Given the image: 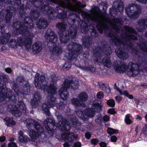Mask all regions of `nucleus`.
Returning a JSON list of instances; mask_svg holds the SVG:
<instances>
[{
  "mask_svg": "<svg viewBox=\"0 0 147 147\" xmlns=\"http://www.w3.org/2000/svg\"><path fill=\"white\" fill-rule=\"evenodd\" d=\"M15 9V8L13 6L9 5L4 10V14H5V20L6 23H8L10 22Z\"/></svg>",
  "mask_w": 147,
  "mask_h": 147,
  "instance_id": "17",
  "label": "nucleus"
},
{
  "mask_svg": "<svg viewBox=\"0 0 147 147\" xmlns=\"http://www.w3.org/2000/svg\"><path fill=\"white\" fill-rule=\"evenodd\" d=\"M107 104L109 106L113 107L115 105V102L113 99H111L107 101Z\"/></svg>",
  "mask_w": 147,
  "mask_h": 147,
  "instance_id": "51",
  "label": "nucleus"
},
{
  "mask_svg": "<svg viewBox=\"0 0 147 147\" xmlns=\"http://www.w3.org/2000/svg\"><path fill=\"white\" fill-rule=\"evenodd\" d=\"M46 40L51 42V43H54L56 42L57 40V36L55 34L54 35L49 37V38L46 39Z\"/></svg>",
  "mask_w": 147,
  "mask_h": 147,
  "instance_id": "43",
  "label": "nucleus"
},
{
  "mask_svg": "<svg viewBox=\"0 0 147 147\" xmlns=\"http://www.w3.org/2000/svg\"><path fill=\"white\" fill-rule=\"evenodd\" d=\"M147 124H145L144 126L143 127L140 133V134H145V132L147 130Z\"/></svg>",
  "mask_w": 147,
  "mask_h": 147,
  "instance_id": "63",
  "label": "nucleus"
},
{
  "mask_svg": "<svg viewBox=\"0 0 147 147\" xmlns=\"http://www.w3.org/2000/svg\"><path fill=\"white\" fill-rule=\"evenodd\" d=\"M51 82L53 83L56 82L58 80L56 76L54 74L51 76Z\"/></svg>",
  "mask_w": 147,
  "mask_h": 147,
  "instance_id": "56",
  "label": "nucleus"
},
{
  "mask_svg": "<svg viewBox=\"0 0 147 147\" xmlns=\"http://www.w3.org/2000/svg\"><path fill=\"white\" fill-rule=\"evenodd\" d=\"M79 28L83 33H87L88 30L92 31L95 29V27L92 25H90L88 27L87 24L84 22H82Z\"/></svg>",
  "mask_w": 147,
  "mask_h": 147,
  "instance_id": "21",
  "label": "nucleus"
},
{
  "mask_svg": "<svg viewBox=\"0 0 147 147\" xmlns=\"http://www.w3.org/2000/svg\"><path fill=\"white\" fill-rule=\"evenodd\" d=\"M91 35L94 37H98V35L97 34L96 31L95 29L92 30L90 31Z\"/></svg>",
  "mask_w": 147,
  "mask_h": 147,
  "instance_id": "60",
  "label": "nucleus"
},
{
  "mask_svg": "<svg viewBox=\"0 0 147 147\" xmlns=\"http://www.w3.org/2000/svg\"><path fill=\"white\" fill-rule=\"evenodd\" d=\"M3 120L5 122V124L8 127L15 125L16 124V122L13 120L12 118L7 117Z\"/></svg>",
  "mask_w": 147,
  "mask_h": 147,
  "instance_id": "31",
  "label": "nucleus"
},
{
  "mask_svg": "<svg viewBox=\"0 0 147 147\" xmlns=\"http://www.w3.org/2000/svg\"><path fill=\"white\" fill-rule=\"evenodd\" d=\"M26 83L24 84L22 88V90L21 91H19L18 92L15 91L16 94L17 96L19 95L20 94H21L24 96L29 94L30 91V84L28 81H26Z\"/></svg>",
  "mask_w": 147,
  "mask_h": 147,
  "instance_id": "23",
  "label": "nucleus"
},
{
  "mask_svg": "<svg viewBox=\"0 0 147 147\" xmlns=\"http://www.w3.org/2000/svg\"><path fill=\"white\" fill-rule=\"evenodd\" d=\"M37 27L40 29H44L48 25L47 20L44 18H42L39 19L36 23Z\"/></svg>",
  "mask_w": 147,
  "mask_h": 147,
  "instance_id": "25",
  "label": "nucleus"
},
{
  "mask_svg": "<svg viewBox=\"0 0 147 147\" xmlns=\"http://www.w3.org/2000/svg\"><path fill=\"white\" fill-rule=\"evenodd\" d=\"M26 16L21 17V21L18 23L16 20H12L10 25L13 28V29L16 31V33L22 34L23 37H20L17 39L18 44L20 46H24L28 51L30 49L31 45L32 42V38L34 37L33 34L31 33L29 29L31 30L33 28V24H29L32 20L26 14Z\"/></svg>",
  "mask_w": 147,
  "mask_h": 147,
  "instance_id": "1",
  "label": "nucleus"
},
{
  "mask_svg": "<svg viewBox=\"0 0 147 147\" xmlns=\"http://www.w3.org/2000/svg\"><path fill=\"white\" fill-rule=\"evenodd\" d=\"M143 46L145 48V52L147 53V44L145 42H142L141 44H139V47H142Z\"/></svg>",
  "mask_w": 147,
  "mask_h": 147,
  "instance_id": "59",
  "label": "nucleus"
},
{
  "mask_svg": "<svg viewBox=\"0 0 147 147\" xmlns=\"http://www.w3.org/2000/svg\"><path fill=\"white\" fill-rule=\"evenodd\" d=\"M7 110L16 117H19L21 115V111L15 105H9L7 106Z\"/></svg>",
  "mask_w": 147,
  "mask_h": 147,
  "instance_id": "19",
  "label": "nucleus"
},
{
  "mask_svg": "<svg viewBox=\"0 0 147 147\" xmlns=\"http://www.w3.org/2000/svg\"><path fill=\"white\" fill-rule=\"evenodd\" d=\"M107 131L108 134H117L118 132L117 130L113 129L110 127H109L107 129Z\"/></svg>",
  "mask_w": 147,
  "mask_h": 147,
  "instance_id": "48",
  "label": "nucleus"
},
{
  "mask_svg": "<svg viewBox=\"0 0 147 147\" xmlns=\"http://www.w3.org/2000/svg\"><path fill=\"white\" fill-rule=\"evenodd\" d=\"M137 35H134L129 34V48L130 47V44H131L130 41L131 40H138V38L137 37Z\"/></svg>",
  "mask_w": 147,
  "mask_h": 147,
  "instance_id": "50",
  "label": "nucleus"
},
{
  "mask_svg": "<svg viewBox=\"0 0 147 147\" xmlns=\"http://www.w3.org/2000/svg\"><path fill=\"white\" fill-rule=\"evenodd\" d=\"M56 87L54 84H50L47 89L48 93L51 94V96L47 98V104L51 107L55 106L56 103V98L53 96L56 93Z\"/></svg>",
  "mask_w": 147,
  "mask_h": 147,
  "instance_id": "10",
  "label": "nucleus"
},
{
  "mask_svg": "<svg viewBox=\"0 0 147 147\" xmlns=\"http://www.w3.org/2000/svg\"><path fill=\"white\" fill-rule=\"evenodd\" d=\"M9 45L12 48L16 47L17 45V43L15 39H12L10 40L8 43Z\"/></svg>",
  "mask_w": 147,
  "mask_h": 147,
  "instance_id": "46",
  "label": "nucleus"
},
{
  "mask_svg": "<svg viewBox=\"0 0 147 147\" xmlns=\"http://www.w3.org/2000/svg\"><path fill=\"white\" fill-rule=\"evenodd\" d=\"M125 31L123 32L121 39L119 38L118 37H115L113 34L109 32L107 34L108 36L112 37L110 40L111 44L113 45H121L123 48L121 49L117 48L115 50L117 56L120 59L125 60L128 57V45L126 43L127 41L129 40V26H125L124 29Z\"/></svg>",
  "mask_w": 147,
  "mask_h": 147,
  "instance_id": "4",
  "label": "nucleus"
},
{
  "mask_svg": "<svg viewBox=\"0 0 147 147\" xmlns=\"http://www.w3.org/2000/svg\"><path fill=\"white\" fill-rule=\"evenodd\" d=\"M77 114L78 115L81 114V115L79 116V117H82V115L83 114H84L85 116L89 117H93L95 115L93 108H88L85 110L84 112V113L81 111H78Z\"/></svg>",
  "mask_w": 147,
  "mask_h": 147,
  "instance_id": "24",
  "label": "nucleus"
},
{
  "mask_svg": "<svg viewBox=\"0 0 147 147\" xmlns=\"http://www.w3.org/2000/svg\"><path fill=\"white\" fill-rule=\"evenodd\" d=\"M140 5L134 3L129 4V18L131 20L138 19L141 13Z\"/></svg>",
  "mask_w": 147,
  "mask_h": 147,
  "instance_id": "8",
  "label": "nucleus"
},
{
  "mask_svg": "<svg viewBox=\"0 0 147 147\" xmlns=\"http://www.w3.org/2000/svg\"><path fill=\"white\" fill-rule=\"evenodd\" d=\"M29 130L30 136L33 139H36L39 136L38 133L36 132L35 130L33 129H30Z\"/></svg>",
  "mask_w": 147,
  "mask_h": 147,
  "instance_id": "41",
  "label": "nucleus"
},
{
  "mask_svg": "<svg viewBox=\"0 0 147 147\" xmlns=\"http://www.w3.org/2000/svg\"><path fill=\"white\" fill-rule=\"evenodd\" d=\"M41 98L40 94L38 92H36L34 94V98L31 101V105L33 108H35L38 105V103Z\"/></svg>",
  "mask_w": 147,
  "mask_h": 147,
  "instance_id": "26",
  "label": "nucleus"
},
{
  "mask_svg": "<svg viewBox=\"0 0 147 147\" xmlns=\"http://www.w3.org/2000/svg\"><path fill=\"white\" fill-rule=\"evenodd\" d=\"M63 87L60 88L59 93L60 98L63 100H65L68 97L69 94L67 90V88Z\"/></svg>",
  "mask_w": 147,
  "mask_h": 147,
  "instance_id": "28",
  "label": "nucleus"
},
{
  "mask_svg": "<svg viewBox=\"0 0 147 147\" xmlns=\"http://www.w3.org/2000/svg\"><path fill=\"white\" fill-rule=\"evenodd\" d=\"M57 108L59 110L63 109L65 107V105L63 102H61L60 103H56L55 105Z\"/></svg>",
  "mask_w": 147,
  "mask_h": 147,
  "instance_id": "49",
  "label": "nucleus"
},
{
  "mask_svg": "<svg viewBox=\"0 0 147 147\" xmlns=\"http://www.w3.org/2000/svg\"><path fill=\"white\" fill-rule=\"evenodd\" d=\"M1 3V5H4L5 4H11L12 5L18 6V9L20 17H24L26 16V12L24 11L25 9L24 8V4L20 3V0H0Z\"/></svg>",
  "mask_w": 147,
  "mask_h": 147,
  "instance_id": "9",
  "label": "nucleus"
},
{
  "mask_svg": "<svg viewBox=\"0 0 147 147\" xmlns=\"http://www.w3.org/2000/svg\"><path fill=\"white\" fill-rule=\"evenodd\" d=\"M113 67L115 71L117 73H123L126 72L129 68L128 65L124 61H115Z\"/></svg>",
  "mask_w": 147,
  "mask_h": 147,
  "instance_id": "12",
  "label": "nucleus"
},
{
  "mask_svg": "<svg viewBox=\"0 0 147 147\" xmlns=\"http://www.w3.org/2000/svg\"><path fill=\"white\" fill-rule=\"evenodd\" d=\"M43 124L47 130L49 131L53 129L55 123L52 118L49 117L44 121Z\"/></svg>",
  "mask_w": 147,
  "mask_h": 147,
  "instance_id": "18",
  "label": "nucleus"
},
{
  "mask_svg": "<svg viewBox=\"0 0 147 147\" xmlns=\"http://www.w3.org/2000/svg\"><path fill=\"white\" fill-rule=\"evenodd\" d=\"M39 74L37 73L35 76L34 83L35 86L39 89L45 90L47 88V82L45 80V76L44 75L41 76L39 78Z\"/></svg>",
  "mask_w": 147,
  "mask_h": 147,
  "instance_id": "11",
  "label": "nucleus"
},
{
  "mask_svg": "<svg viewBox=\"0 0 147 147\" xmlns=\"http://www.w3.org/2000/svg\"><path fill=\"white\" fill-rule=\"evenodd\" d=\"M42 108L45 111V110H46L49 109V107H50L48 104H47L46 103H44L42 105Z\"/></svg>",
  "mask_w": 147,
  "mask_h": 147,
  "instance_id": "61",
  "label": "nucleus"
},
{
  "mask_svg": "<svg viewBox=\"0 0 147 147\" xmlns=\"http://www.w3.org/2000/svg\"><path fill=\"white\" fill-rule=\"evenodd\" d=\"M4 28V25L2 24L0 26V43L3 44H5L8 42L10 36V33H5Z\"/></svg>",
  "mask_w": 147,
  "mask_h": 147,
  "instance_id": "14",
  "label": "nucleus"
},
{
  "mask_svg": "<svg viewBox=\"0 0 147 147\" xmlns=\"http://www.w3.org/2000/svg\"><path fill=\"white\" fill-rule=\"evenodd\" d=\"M102 105L101 104H100L98 103L94 104L93 106V108L94 112L99 113L102 111Z\"/></svg>",
  "mask_w": 147,
  "mask_h": 147,
  "instance_id": "36",
  "label": "nucleus"
},
{
  "mask_svg": "<svg viewBox=\"0 0 147 147\" xmlns=\"http://www.w3.org/2000/svg\"><path fill=\"white\" fill-rule=\"evenodd\" d=\"M99 142V141L96 138H93L91 140V143L94 146L96 145Z\"/></svg>",
  "mask_w": 147,
  "mask_h": 147,
  "instance_id": "57",
  "label": "nucleus"
},
{
  "mask_svg": "<svg viewBox=\"0 0 147 147\" xmlns=\"http://www.w3.org/2000/svg\"><path fill=\"white\" fill-rule=\"evenodd\" d=\"M50 51L52 52L54 54H59L61 53L62 49L60 47H50L49 48Z\"/></svg>",
  "mask_w": 147,
  "mask_h": 147,
  "instance_id": "35",
  "label": "nucleus"
},
{
  "mask_svg": "<svg viewBox=\"0 0 147 147\" xmlns=\"http://www.w3.org/2000/svg\"><path fill=\"white\" fill-rule=\"evenodd\" d=\"M42 49V45L41 42H37L34 43L33 45L32 50L34 54L40 53Z\"/></svg>",
  "mask_w": 147,
  "mask_h": 147,
  "instance_id": "27",
  "label": "nucleus"
},
{
  "mask_svg": "<svg viewBox=\"0 0 147 147\" xmlns=\"http://www.w3.org/2000/svg\"><path fill=\"white\" fill-rule=\"evenodd\" d=\"M129 34L135 35L138 34L137 32L131 27H129Z\"/></svg>",
  "mask_w": 147,
  "mask_h": 147,
  "instance_id": "54",
  "label": "nucleus"
},
{
  "mask_svg": "<svg viewBox=\"0 0 147 147\" xmlns=\"http://www.w3.org/2000/svg\"><path fill=\"white\" fill-rule=\"evenodd\" d=\"M58 118L59 120V124L60 125V127L62 130L67 131L71 129V127L69 125V123L66 119L61 115H59Z\"/></svg>",
  "mask_w": 147,
  "mask_h": 147,
  "instance_id": "15",
  "label": "nucleus"
},
{
  "mask_svg": "<svg viewBox=\"0 0 147 147\" xmlns=\"http://www.w3.org/2000/svg\"><path fill=\"white\" fill-rule=\"evenodd\" d=\"M18 105L19 108L22 110L23 112L26 114L28 112V111L27 110L24 102L22 101H19L18 102Z\"/></svg>",
  "mask_w": 147,
  "mask_h": 147,
  "instance_id": "37",
  "label": "nucleus"
},
{
  "mask_svg": "<svg viewBox=\"0 0 147 147\" xmlns=\"http://www.w3.org/2000/svg\"><path fill=\"white\" fill-rule=\"evenodd\" d=\"M86 69H87V70L89 71H90L92 72H95L96 70L95 68L92 66L87 67V68Z\"/></svg>",
  "mask_w": 147,
  "mask_h": 147,
  "instance_id": "58",
  "label": "nucleus"
},
{
  "mask_svg": "<svg viewBox=\"0 0 147 147\" xmlns=\"http://www.w3.org/2000/svg\"><path fill=\"white\" fill-rule=\"evenodd\" d=\"M63 67L64 69H66V70H68L71 67L70 63L69 62H66Z\"/></svg>",
  "mask_w": 147,
  "mask_h": 147,
  "instance_id": "53",
  "label": "nucleus"
},
{
  "mask_svg": "<svg viewBox=\"0 0 147 147\" xmlns=\"http://www.w3.org/2000/svg\"><path fill=\"white\" fill-rule=\"evenodd\" d=\"M19 139L20 141L22 142H27L29 140V138L27 136H19Z\"/></svg>",
  "mask_w": 147,
  "mask_h": 147,
  "instance_id": "47",
  "label": "nucleus"
},
{
  "mask_svg": "<svg viewBox=\"0 0 147 147\" xmlns=\"http://www.w3.org/2000/svg\"><path fill=\"white\" fill-rule=\"evenodd\" d=\"M65 1L62 0L59 1V5L56 8V10L61 15L63 20L66 19L67 11H70L67 19L68 23L72 24L75 22V18L77 15L74 13V11L79 13L82 12V8L84 7L85 5L81 4L80 2H77L74 5L70 3L68 0Z\"/></svg>",
  "mask_w": 147,
  "mask_h": 147,
  "instance_id": "2",
  "label": "nucleus"
},
{
  "mask_svg": "<svg viewBox=\"0 0 147 147\" xmlns=\"http://www.w3.org/2000/svg\"><path fill=\"white\" fill-rule=\"evenodd\" d=\"M76 42H71L67 46V48L71 53L69 54L68 58L70 60H72L73 59L76 60V56H74L73 55L74 51L75 48L76 47L77 45H76Z\"/></svg>",
  "mask_w": 147,
  "mask_h": 147,
  "instance_id": "22",
  "label": "nucleus"
},
{
  "mask_svg": "<svg viewBox=\"0 0 147 147\" xmlns=\"http://www.w3.org/2000/svg\"><path fill=\"white\" fill-rule=\"evenodd\" d=\"M82 16L86 19L88 22H98L96 27L100 33L102 34L103 30H111L110 28L114 30L116 32L119 33L120 30L117 26L116 23L119 22V20L114 19L115 22H112L103 19L98 13H92L91 14L85 12L82 13Z\"/></svg>",
  "mask_w": 147,
  "mask_h": 147,
  "instance_id": "3",
  "label": "nucleus"
},
{
  "mask_svg": "<svg viewBox=\"0 0 147 147\" xmlns=\"http://www.w3.org/2000/svg\"><path fill=\"white\" fill-rule=\"evenodd\" d=\"M78 97L82 101H85L88 99V96L85 92H84L80 93L78 95Z\"/></svg>",
  "mask_w": 147,
  "mask_h": 147,
  "instance_id": "40",
  "label": "nucleus"
},
{
  "mask_svg": "<svg viewBox=\"0 0 147 147\" xmlns=\"http://www.w3.org/2000/svg\"><path fill=\"white\" fill-rule=\"evenodd\" d=\"M8 147H17L16 144L13 142H10L8 144Z\"/></svg>",
  "mask_w": 147,
  "mask_h": 147,
  "instance_id": "64",
  "label": "nucleus"
},
{
  "mask_svg": "<svg viewBox=\"0 0 147 147\" xmlns=\"http://www.w3.org/2000/svg\"><path fill=\"white\" fill-rule=\"evenodd\" d=\"M102 86L103 87L102 88V90L103 91H105V93H109L111 92V90L109 86L105 87V84H102Z\"/></svg>",
  "mask_w": 147,
  "mask_h": 147,
  "instance_id": "52",
  "label": "nucleus"
},
{
  "mask_svg": "<svg viewBox=\"0 0 147 147\" xmlns=\"http://www.w3.org/2000/svg\"><path fill=\"white\" fill-rule=\"evenodd\" d=\"M70 119L69 120L71 123L73 125H75L77 123V120L76 117L73 115H69L68 117Z\"/></svg>",
  "mask_w": 147,
  "mask_h": 147,
  "instance_id": "45",
  "label": "nucleus"
},
{
  "mask_svg": "<svg viewBox=\"0 0 147 147\" xmlns=\"http://www.w3.org/2000/svg\"><path fill=\"white\" fill-rule=\"evenodd\" d=\"M76 45H77L76 47L75 48L74 51L73 55H78L80 54L83 51V49L82 45L76 43Z\"/></svg>",
  "mask_w": 147,
  "mask_h": 147,
  "instance_id": "33",
  "label": "nucleus"
},
{
  "mask_svg": "<svg viewBox=\"0 0 147 147\" xmlns=\"http://www.w3.org/2000/svg\"><path fill=\"white\" fill-rule=\"evenodd\" d=\"M24 123L29 130L31 129V127L33 126L39 133H42L44 131V129L40 124L34 119H26Z\"/></svg>",
  "mask_w": 147,
  "mask_h": 147,
  "instance_id": "13",
  "label": "nucleus"
},
{
  "mask_svg": "<svg viewBox=\"0 0 147 147\" xmlns=\"http://www.w3.org/2000/svg\"><path fill=\"white\" fill-rule=\"evenodd\" d=\"M138 24L141 29L147 28V20L146 19H139L138 21Z\"/></svg>",
  "mask_w": 147,
  "mask_h": 147,
  "instance_id": "32",
  "label": "nucleus"
},
{
  "mask_svg": "<svg viewBox=\"0 0 147 147\" xmlns=\"http://www.w3.org/2000/svg\"><path fill=\"white\" fill-rule=\"evenodd\" d=\"M140 58L138 59V63L140 66L143 67H145L147 65V63L145 61V59L142 56L140 57Z\"/></svg>",
  "mask_w": 147,
  "mask_h": 147,
  "instance_id": "39",
  "label": "nucleus"
},
{
  "mask_svg": "<svg viewBox=\"0 0 147 147\" xmlns=\"http://www.w3.org/2000/svg\"><path fill=\"white\" fill-rule=\"evenodd\" d=\"M61 138L65 141L70 143L73 142L74 139H77V136H75L73 133L66 132L63 134Z\"/></svg>",
  "mask_w": 147,
  "mask_h": 147,
  "instance_id": "20",
  "label": "nucleus"
},
{
  "mask_svg": "<svg viewBox=\"0 0 147 147\" xmlns=\"http://www.w3.org/2000/svg\"><path fill=\"white\" fill-rule=\"evenodd\" d=\"M140 66L138 63H136V64L133 63L131 65V68L129 69V71H131L132 72L133 74L134 72L136 71L138 72L139 70V68Z\"/></svg>",
  "mask_w": 147,
  "mask_h": 147,
  "instance_id": "38",
  "label": "nucleus"
},
{
  "mask_svg": "<svg viewBox=\"0 0 147 147\" xmlns=\"http://www.w3.org/2000/svg\"><path fill=\"white\" fill-rule=\"evenodd\" d=\"M67 27V24L64 22H59L57 23L56 24V27L59 31V33H63L65 31Z\"/></svg>",
  "mask_w": 147,
  "mask_h": 147,
  "instance_id": "29",
  "label": "nucleus"
},
{
  "mask_svg": "<svg viewBox=\"0 0 147 147\" xmlns=\"http://www.w3.org/2000/svg\"><path fill=\"white\" fill-rule=\"evenodd\" d=\"M17 81L20 82H23L25 80L24 77L22 76H18L16 79Z\"/></svg>",
  "mask_w": 147,
  "mask_h": 147,
  "instance_id": "55",
  "label": "nucleus"
},
{
  "mask_svg": "<svg viewBox=\"0 0 147 147\" xmlns=\"http://www.w3.org/2000/svg\"><path fill=\"white\" fill-rule=\"evenodd\" d=\"M124 9L123 5L122 2H120L117 4V7H115V5L112 6V8H110L111 10L112 9L115 11H123Z\"/></svg>",
  "mask_w": 147,
  "mask_h": 147,
  "instance_id": "34",
  "label": "nucleus"
},
{
  "mask_svg": "<svg viewBox=\"0 0 147 147\" xmlns=\"http://www.w3.org/2000/svg\"><path fill=\"white\" fill-rule=\"evenodd\" d=\"M82 45L87 48L91 47L92 41L90 38L88 37H83L82 39Z\"/></svg>",
  "mask_w": 147,
  "mask_h": 147,
  "instance_id": "30",
  "label": "nucleus"
},
{
  "mask_svg": "<svg viewBox=\"0 0 147 147\" xmlns=\"http://www.w3.org/2000/svg\"><path fill=\"white\" fill-rule=\"evenodd\" d=\"M93 56L95 57L96 62L98 63H102L104 66L107 68H109L112 65L110 59L106 57L103 54L104 53L107 56L111 54V48L107 43L103 42L98 45V47L93 48Z\"/></svg>",
  "mask_w": 147,
  "mask_h": 147,
  "instance_id": "5",
  "label": "nucleus"
},
{
  "mask_svg": "<svg viewBox=\"0 0 147 147\" xmlns=\"http://www.w3.org/2000/svg\"><path fill=\"white\" fill-rule=\"evenodd\" d=\"M71 25L68 30L67 33L64 35L63 33H59V39L61 43H64L68 42L70 39V37L72 38H74L76 36L77 30L76 26L74 24H68Z\"/></svg>",
  "mask_w": 147,
  "mask_h": 147,
  "instance_id": "7",
  "label": "nucleus"
},
{
  "mask_svg": "<svg viewBox=\"0 0 147 147\" xmlns=\"http://www.w3.org/2000/svg\"><path fill=\"white\" fill-rule=\"evenodd\" d=\"M79 83L78 81L74 80H66L64 82L63 86L66 88H71L74 90H76L79 87Z\"/></svg>",
  "mask_w": 147,
  "mask_h": 147,
  "instance_id": "16",
  "label": "nucleus"
},
{
  "mask_svg": "<svg viewBox=\"0 0 147 147\" xmlns=\"http://www.w3.org/2000/svg\"><path fill=\"white\" fill-rule=\"evenodd\" d=\"M7 99H8L7 101H11L13 104L16 103L17 99L11 89L6 88V83L2 84L1 82L0 83V102Z\"/></svg>",
  "mask_w": 147,
  "mask_h": 147,
  "instance_id": "6",
  "label": "nucleus"
},
{
  "mask_svg": "<svg viewBox=\"0 0 147 147\" xmlns=\"http://www.w3.org/2000/svg\"><path fill=\"white\" fill-rule=\"evenodd\" d=\"M54 31L50 29H49L47 31L45 37V38L46 39L49 38V37H51V36L54 35Z\"/></svg>",
  "mask_w": 147,
  "mask_h": 147,
  "instance_id": "44",
  "label": "nucleus"
},
{
  "mask_svg": "<svg viewBox=\"0 0 147 147\" xmlns=\"http://www.w3.org/2000/svg\"><path fill=\"white\" fill-rule=\"evenodd\" d=\"M97 97L99 99L102 98L104 97V94L102 92H99L97 94Z\"/></svg>",
  "mask_w": 147,
  "mask_h": 147,
  "instance_id": "62",
  "label": "nucleus"
},
{
  "mask_svg": "<svg viewBox=\"0 0 147 147\" xmlns=\"http://www.w3.org/2000/svg\"><path fill=\"white\" fill-rule=\"evenodd\" d=\"M71 102L72 104L77 107H79L82 105L81 101L77 98L72 99Z\"/></svg>",
  "mask_w": 147,
  "mask_h": 147,
  "instance_id": "42",
  "label": "nucleus"
}]
</instances>
